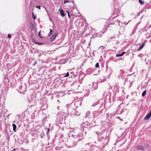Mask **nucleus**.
Instances as JSON below:
<instances>
[{"label": "nucleus", "mask_w": 151, "mask_h": 151, "mask_svg": "<svg viewBox=\"0 0 151 151\" xmlns=\"http://www.w3.org/2000/svg\"><path fill=\"white\" fill-rule=\"evenodd\" d=\"M85 124L81 125V129H79L77 128H74L70 130L71 132L67 134V135L68 137H70L72 136V139H76V137L78 141H80L83 139V132L84 131V128H87L86 127Z\"/></svg>", "instance_id": "obj_1"}, {"label": "nucleus", "mask_w": 151, "mask_h": 151, "mask_svg": "<svg viewBox=\"0 0 151 151\" xmlns=\"http://www.w3.org/2000/svg\"><path fill=\"white\" fill-rule=\"evenodd\" d=\"M96 133L98 136V140L99 142H108L109 138V132H105V131H104L101 132H96Z\"/></svg>", "instance_id": "obj_2"}, {"label": "nucleus", "mask_w": 151, "mask_h": 151, "mask_svg": "<svg viewBox=\"0 0 151 151\" xmlns=\"http://www.w3.org/2000/svg\"><path fill=\"white\" fill-rule=\"evenodd\" d=\"M67 114L63 112H60L57 114L56 115V122H60L63 119H65Z\"/></svg>", "instance_id": "obj_3"}, {"label": "nucleus", "mask_w": 151, "mask_h": 151, "mask_svg": "<svg viewBox=\"0 0 151 151\" xmlns=\"http://www.w3.org/2000/svg\"><path fill=\"white\" fill-rule=\"evenodd\" d=\"M71 104H67L66 105L67 109V111L68 114H73L76 116H78L79 115V113L75 109L72 108L71 107Z\"/></svg>", "instance_id": "obj_4"}, {"label": "nucleus", "mask_w": 151, "mask_h": 151, "mask_svg": "<svg viewBox=\"0 0 151 151\" xmlns=\"http://www.w3.org/2000/svg\"><path fill=\"white\" fill-rule=\"evenodd\" d=\"M69 138H70V139L68 140V147L70 148L75 147L79 141L77 139L76 137V139H72V136H70V137Z\"/></svg>", "instance_id": "obj_5"}, {"label": "nucleus", "mask_w": 151, "mask_h": 151, "mask_svg": "<svg viewBox=\"0 0 151 151\" xmlns=\"http://www.w3.org/2000/svg\"><path fill=\"white\" fill-rule=\"evenodd\" d=\"M115 114L114 113L109 114L107 113L106 114V118L108 119L109 123L111 124L113 122V120Z\"/></svg>", "instance_id": "obj_6"}, {"label": "nucleus", "mask_w": 151, "mask_h": 151, "mask_svg": "<svg viewBox=\"0 0 151 151\" xmlns=\"http://www.w3.org/2000/svg\"><path fill=\"white\" fill-rule=\"evenodd\" d=\"M27 91L26 86H20L18 91L21 93H24Z\"/></svg>", "instance_id": "obj_7"}, {"label": "nucleus", "mask_w": 151, "mask_h": 151, "mask_svg": "<svg viewBox=\"0 0 151 151\" xmlns=\"http://www.w3.org/2000/svg\"><path fill=\"white\" fill-rule=\"evenodd\" d=\"M72 105H71V106L73 105L74 104L75 106V108H77L78 106H80L81 104V100H76L75 101V103L74 104H73L72 103L71 104Z\"/></svg>", "instance_id": "obj_8"}, {"label": "nucleus", "mask_w": 151, "mask_h": 151, "mask_svg": "<svg viewBox=\"0 0 151 151\" xmlns=\"http://www.w3.org/2000/svg\"><path fill=\"white\" fill-rule=\"evenodd\" d=\"M109 125V124H108V123L106 122L105 121L103 122L102 123L101 125L102 130H103V131H104L105 129L106 128V127Z\"/></svg>", "instance_id": "obj_9"}, {"label": "nucleus", "mask_w": 151, "mask_h": 151, "mask_svg": "<svg viewBox=\"0 0 151 151\" xmlns=\"http://www.w3.org/2000/svg\"><path fill=\"white\" fill-rule=\"evenodd\" d=\"M102 114L101 111H95L93 113V118H94Z\"/></svg>", "instance_id": "obj_10"}, {"label": "nucleus", "mask_w": 151, "mask_h": 151, "mask_svg": "<svg viewBox=\"0 0 151 151\" xmlns=\"http://www.w3.org/2000/svg\"><path fill=\"white\" fill-rule=\"evenodd\" d=\"M58 32H55L54 34L51 37L50 40L51 41H52L55 39L56 36L57 35Z\"/></svg>", "instance_id": "obj_11"}, {"label": "nucleus", "mask_w": 151, "mask_h": 151, "mask_svg": "<svg viewBox=\"0 0 151 151\" xmlns=\"http://www.w3.org/2000/svg\"><path fill=\"white\" fill-rule=\"evenodd\" d=\"M151 116V115L149 113L144 118V120H146L149 119L150 118Z\"/></svg>", "instance_id": "obj_12"}, {"label": "nucleus", "mask_w": 151, "mask_h": 151, "mask_svg": "<svg viewBox=\"0 0 151 151\" xmlns=\"http://www.w3.org/2000/svg\"><path fill=\"white\" fill-rule=\"evenodd\" d=\"M137 149L140 150H143L144 149V147L142 146L138 145L137 147Z\"/></svg>", "instance_id": "obj_13"}, {"label": "nucleus", "mask_w": 151, "mask_h": 151, "mask_svg": "<svg viewBox=\"0 0 151 151\" xmlns=\"http://www.w3.org/2000/svg\"><path fill=\"white\" fill-rule=\"evenodd\" d=\"M60 13L62 17H64L65 16V14L64 13V11L62 9H61L60 10Z\"/></svg>", "instance_id": "obj_14"}, {"label": "nucleus", "mask_w": 151, "mask_h": 151, "mask_svg": "<svg viewBox=\"0 0 151 151\" xmlns=\"http://www.w3.org/2000/svg\"><path fill=\"white\" fill-rule=\"evenodd\" d=\"M30 29L31 30H32L34 29V27L33 25V24L31 23L30 24Z\"/></svg>", "instance_id": "obj_15"}, {"label": "nucleus", "mask_w": 151, "mask_h": 151, "mask_svg": "<svg viewBox=\"0 0 151 151\" xmlns=\"http://www.w3.org/2000/svg\"><path fill=\"white\" fill-rule=\"evenodd\" d=\"M99 101H97L95 103H94L93 104H92L91 106H96L98 104H99Z\"/></svg>", "instance_id": "obj_16"}, {"label": "nucleus", "mask_w": 151, "mask_h": 151, "mask_svg": "<svg viewBox=\"0 0 151 151\" xmlns=\"http://www.w3.org/2000/svg\"><path fill=\"white\" fill-rule=\"evenodd\" d=\"M132 95L134 97H136L137 96V93L136 92H133L132 93Z\"/></svg>", "instance_id": "obj_17"}, {"label": "nucleus", "mask_w": 151, "mask_h": 151, "mask_svg": "<svg viewBox=\"0 0 151 151\" xmlns=\"http://www.w3.org/2000/svg\"><path fill=\"white\" fill-rule=\"evenodd\" d=\"M12 126L13 127V130L14 131H15L16 127H17L16 125L15 124H13L12 125Z\"/></svg>", "instance_id": "obj_18"}, {"label": "nucleus", "mask_w": 151, "mask_h": 151, "mask_svg": "<svg viewBox=\"0 0 151 151\" xmlns=\"http://www.w3.org/2000/svg\"><path fill=\"white\" fill-rule=\"evenodd\" d=\"M144 46V43H143L142 44V45H141L140 46V47L139 49L137 51H139L141 49H142L143 48Z\"/></svg>", "instance_id": "obj_19"}, {"label": "nucleus", "mask_w": 151, "mask_h": 151, "mask_svg": "<svg viewBox=\"0 0 151 151\" xmlns=\"http://www.w3.org/2000/svg\"><path fill=\"white\" fill-rule=\"evenodd\" d=\"M42 107L44 109H45L47 108V105L46 104H45L44 106H42Z\"/></svg>", "instance_id": "obj_20"}, {"label": "nucleus", "mask_w": 151, "mask_h": 151, "mask_svg": "<svg viewBox=\"0 0 151 151\" xmlns=\"http://www.w3.org/2000/svg\"><path fill=\"white\" fill-rule=\"evenodd\" d=\"M92 89L96 90L98 86H92Z\"/></svg>", "instance_id": "obj_21"}, {"label": "nucleus", "mask_w": 151, "mask_h": 151, "mask_svg": "<svg viewBox=\"0 0 151 151\" xmlns=\"http://www.w3.org/2000/svg\"><path fill=\"white\" fill-rule=\"evenodd\" d=\"M146 90H145L144 91H143V92L142 93V96L143 97H144L146 95Z\"/></svg>", "instance_id": "obj_22"}, {"label": "nucleus", "mask_w": 151, "mask_h": 151, "mask_svg": "<svg viewBox=\"0 0 151 151\" xmlns=\"http://www.w3.org/2000/svg\"><path fill=\"white\" fill-rule=\"evenodd\" d=\"M88 146H89V147H92V146L91 145V143H88V144H86V147H88Z\"/></svg>", "instance_id": "obj_23"}, {"label": "nucleus", "mask_w": 151, "mask_h": 151, "mask_svg": "<svg viewBox=\"0 0 151 151\" xmlns=\"http://www.w3.org/2000/svg\"><path fill=\"white\" fill-rule=\"evenodd\" d=\"M52 30L51 29H50V32L49 33V34L48 36H50L52 34Z\"/></svg>", "instance_id": "obj_24"}, {"label": "nucleus", "mask_w": 151, "mask_h": 151, "mask_svg": "<svg viewBox=\"0 0 151 151\" xmlns=\"http://www.w3.org/2000/svg\"><path fill=\"white\" fill-rule=\"evenodd\" d=\"M139 3L142 5L144 4V2L141 0H139Z\"/></svg>", "instance_id": "obj_25"}, {"label": "nucleus", "mask_w": 151, "mask_h": 151, "mask_svg": "<svg viewBox=\"0 0 151 151\" xmlns=\"http://www.w3.org/2000/svg\"><path fill=\"white\" fill-rule=\"evenodd\" d=\"M95 66L96 68H98L99 67V64L98 63H96Z\"/></svg>", "instance_id": "obj_26"}, {"label": "nucleus", "mask_w": 151, "mask_h": 151, "mask_svg": "<svg viewBox=\"0 0 151 151\" xmlns=\"http://www.w3.org/2000/svg\"><path fill=\"white\" fill-rule=\"evenodd\" d=\"M38 35L41 38H43V36H42L41 35H40V31L39 32V33H38Z\"/></svg>", "instance_id": "obj_27"}, {"label": "nucleus", "mask_w": 151, "mask_h": 151, "mask_svg": "<svg viewBox=\"0 0 151 151\" xmlns=\"http://www.w3.org/2000/svg\"><path fill=\"white\" fill-rule=\"evenodd\" d=\"M122 56V55L121 54H121H117L116 55V57H120V56Z\"/></svg>", "instance_id": "obj_28"}, {"label": "nucleus", "mask_w": 151, "mask_h": 151, "mask_svg": "<svg viewBox=\"0 0 151 151\" xmlns=\"http://www.w3.org/2000/svg\"><path fill=\"white\" fill-rule=\"evenodd\" d=\"M69 76V74L68 72H67L65 75L64 76L65 77H66L68 76Z\"/></svg>", "instance_id": "obj_29"}, {"label": "nucleus", "mask_w": 151, "mask_h": 151, "mask_svg": "<svg viewBox=\"0 0 151 151\" xmlns=\"http://www.w3.org/2000/svg\"><path fill=\"white\" fill-rule=\"evenodd\" d=\"M63 135L62 134H61L60 135V137H59V139H61L62 138V137H63Z\"/></svg>", "instance_id": "obj_30"}, {"label": "nucleus", "mask_w": 151, "mask_h": 151, "mask_svg": "<svg viewBox=\"0 0 151 151\" xmlns=\"http://www.w3.org/2000/svg\"><path fill=\"white\" fill-rule=\"evenodd\" d=\"M66 12L68 13V17H69V18H70V16L69 11H67Z\"/></svg>", "instance_id": "obj_31"}, {"label": "nucleus", "mask_w": 151, "mask_h": 151, "mask_svg": "<svg viewBox=\"0 0 151 151\" xmlns=\"http://www.w3.org/2000/svg\"><path fill=\"white\" fill-rule=\"evenodd\" d=\"M32 17H33V19H36V16L34 15L33 13H32Z\"/></svg>", "instance_id": "obj_32"}, {"label": "nucleus", "mask_w": 151, "mask_h": 151, "mask_svg": "<svg viewBox=\"0 0 151 151\" xmlns=\"http://www.w3.org/2000/svg\"><path fill=\"white\" fill-rule=\"evenodd\" d=\"M84 151H91V150H90L88 148H87L84 150Z\"/></svg>", "instance_id": "obj_33"}, {"label": "nucleus", "mask_w": 151, "mask_h": 151, "mask_svg": "<svg viewBox=\"0 0 151 151\" xmlns=\"http://www.w3.org/2000/svg\"><path fill=\"white\" fill-rule=\"evenodd\" d=\"M68 2H69V1L64 0V4H65V3H68Z\"/></svg>", "instance_id": "obj_34"}, {"label": "nucleus", "mask_w": 151, "mask_h": 151, "mask_svg": "<svg viewBox=\"0 0 151 151\" xmlns=\"http://www.w3.org/2000/svg\"><path fill=\"white\" fill-rule=\"evenodd\" d=\"M116 118L119 119L121 121L122 120V119L119 117L118 116L117 117H116Z\"/></svg>", "instance_id": "obj_35"}, {"label": "nucleus", "mask_w": 151, "mask_h": 151, "mask_svg": "<svg viewBox=\"0 0 151 151\" xmlns=\"http://www.w3.org/2000/svg\"><path fill=\"white\" fill-rule=\"evenodd\" d=\"M8 37L9 38H10L11 37V35L10 34H8Z\"/></svg>", "instance_id": "obj_36"}, {"label": "nucleus", "mask_w": 151, "mask_h": 151, "mask_svg": "<svg viewBox=\"0 0 151 151\" xmlns=\"http://www.w3.org/2000/svg\"><path fill=\"white\" fill-rule=\"evenodd\" d=\"M90 113V112L89 111H87L86 113V114L88 115Z\"/></svg>", "instance_id": "obj_37"}, {"label": "nucleus", "mask_w": 151, "mask_h": 151, "mask_svg": "<svg viewBox=\"0 0 151 151\" xmlns=\"http://www.w3.org/2000/svg\"><path fill=\"white\" fill-rule=\"evenodd\" d=\"M125 53V52H123L121 54L122 55V56H123L124 54Z\"/></svg>", "instance_id": "obj_38"}, {"label": "nucleus", "mask_w": 151, "mask_h": 151, "mask_svg": "<svg viewBox=\"0 0 151 151\" xmlns=\"http://www.w3.org/2000/svg\"><path fill=\"white\" fill-rule=\"evenodd\" d=\"M119 107H120V106H119L118 107L117 109V110H116V111H118V110H119Z\"/></svg>", "instance_id": "obj_39"}, {"label": "nucleus", "mask_w": 151, "mask_h": 151, "mask_svg": "<svg viewBox=\"0 0 151 151\" xmlns=\"http://www.w3.org/2000/svg\"><path fill=\"white\" fill-rule=\"evenodd\" d=\"M36 7L37 8H38L39 9H40V6H36Z\"/></svg>", "instance_id": "obj_40"}, {"label": "nucleus", "mask_w": 151, "mask_h": 151, "mask_svg": "<svg viewBox=\"0 0 151 151\" xmlns=\"http://www.w3.org/2000/svg\"><path fill=\"white\" fill-rule=\"evenodd\" d=\"M70 91H71L72 93H73L74 92V91L72 90H70L69 91H68V92H69Z\"/></svg>", "instance_id": "obj_41"}, {"label": "nucleus", "mask_w": 151, "mask_h": 151, "mask_svg": "<svg viewBox=\"0 0 151 151\" xmlns=\"http://www.w3.org/2000/svg\"><path fill=\"white\" fill-rule=\"evenodd\" d=\"M32 41L33 42H35V40L34 39H32Z\"/></svg>", "instance_id": "obj_42"}, {"label": "nucleus", "mask_w": 151, "mask_h": 151, "mask_svg": "<svg viewBox=\"0 0 151 151\" xmlns=\"http://www.w3.org/2000/svg\"><path fill=\"white\" fill-rule=\"evenodd\" d=\"M35 44H37V45H41V44H40L38 42H36L35 43Z\"/></svg>", "instance_id": "obj_43"}, {"label": "nucleus", "mask_w": 151, "mask_h": 151, "mask_svg": "<svg viewBox=\"0 0 151 151\" xmlns=\"http://www.w3.org/2000/svg\"><path fill=\"white\" fill-rule=\"evenodd\" d=\"M15 148H14L13 149V151H14L15 150Z\"/></svg>", "instance_id": "obj_44"}, {"label": "nucleus", "mask_w": 151, "mask_h": 151, "mask_svg": "<svg viewBox=\"0 0 151 151\" xmlns=\"http://www.w3.org/2000/svg\"><path fill=\"white\" fill-rule=\"evenodd\" d=\"M57 101H58V102H60V101H59V100H57Z\"/></svg>", "instance_id": "obj_45"}, {"label": "nucleus", "mask_w": 151, "mask_h": 151, "mask_svg": "<svg viewBox=\"0 0 151 151\" xmlns=\"http://www.w3.org/2000/svg\"><path fill=\"white\" fill-rule=\"evenodd\" d=\"M59 106H58L57 107L58 109H59Z\"/></svg>", "instance_id": "obj_46"}, {"label": "nucleus", "mask_w": 151, "mask_h": 151, "mask_svg": "<svg viewBox=\"0 0 151 151\" xmlns=\"http://www.w3.org/2000/svg\"><path fill=\"white\" fill-rule=\"evenodd\" d=\"M128 96H127V98H128Z\"/></svg>", "instance_id": "obj_47"}, {"label": "nucleus", "mask_w": 151, "mask_h": 151, "mask_svg": "<svg viewBox=\"0 0 151 151\" xmlns=\"http://www.w3.org/2000/svg\"><path fill=\"white\" fill-rule=\"evenodd\" d=\"M49 143H48L47 144V145H49Z\"/></svg>", "instance_id": "obj_48"}, {"label": "nucleus", "mask_w": 151, "mask_h": 151, "mask_svg": "<svg viewBox=\"0 0 151 151\" xmlns=\"http://www.w3.org/2000/svg\"><path fill=\"white\" fill-rule=\"evenodd\" d=\"M124 91V90H122V92H123Z\"/></svg>", "instance_id": "obj_49"}, {"label": "nucleus", "mask_w": 151, "mask_h": 151, "mask_svg": "<svg viewBox=\"0 0 151 151\" xmlns=\"http://www.w3.org/2000/svg\"><path fill=\"white\" fill-rule=\"evenodd\" d=\"M86 126H87V127H88V125H86Z\"/></svg>", "instance_id": "obj_50"}, {"label": "nucleus", "mask_w": 151, "mask_h": 151, "mask_svg": "<svg viewBox=\"0 0 151 151\" xmlns=\"http://www.w3.org/2000/svg\"><path fill=\"white\" fill-rule=\"evenodd\" d=\"M49 129H48V130H47L48 131H49Z\"/></svg>", "instance_id": "obj_51"}, {"label": "nucleus", "mask_w": 151, "mask_h": 151, "mask_svg": "<svg viewBox=\"0 0 151 151\" xmlns=\"http://www.w3.org/2000/svg\"><path fill=\"white\" fill-rule=\"evenodd\" d=\"M70 93H68V94H70Z\"/></svg>", "instance_id": "obj_52"}]
</instances>
